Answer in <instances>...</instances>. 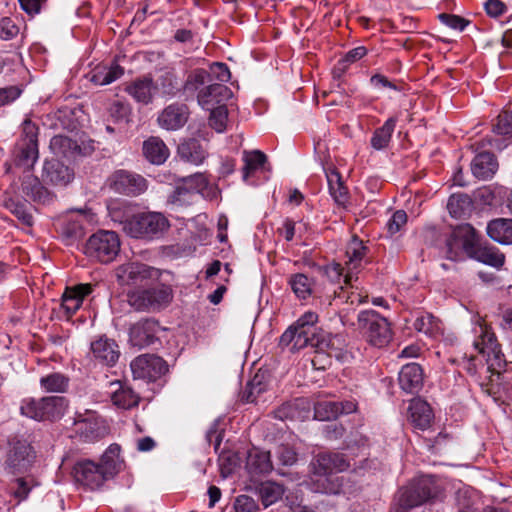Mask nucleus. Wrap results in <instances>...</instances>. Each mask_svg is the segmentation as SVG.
<instances>
[{"label": "nucleus", "instance_id": "1", "mask_svg": "<svg viewBox=\"0 0 512 512\" xmlns=\"http://www.w3.org/2000/svg\"><path fill=\"white\" fill-rule=\"evenodd\" d=\"M348 467L344 454L336 450H320L310 463V489L316 493H346L344 477L338 473Z\"/></svg>", "mask_w": 512, "mask_h": 512}, {"label": "nucleus", "instance_id": "2", "mask_svg": "<svg viewBox=\"0 0 512 512\" xmlns=\"http://www.w3.org/2000/svg\"><path fill=\"white\" fill-rule=\"evenodd\" d=\"M318 315L306 312L280 337L279 345L282 348L290 347L291 352L299 351L307 346L315 347L321 351L328 350L333 345V339L316 327Z\"/></svg>", "mask_w": 512, "mask_h": 512}, {"label": "nucleus", "instance_id": "3", "mask_svg": "<svg viewBox=\"0 0 512 512\" xmlns=\"http://www.w3.org/2000/svg\"><path fill=\"white\" fill-rule=\"evenodd\" d=\"M442 489L433 476H420L399 491L398 505L395 512H407L438 499Z\"/></svg>", "mask_w": 512, "mask_h": 512}, {"label": "nucleus", "instance_id": "4", "mask_svg": "<svg viewBox=\"0 0 512 512\" xmlns=\"http://www.w3.org/2000/svg\"><path fill=\"white\" fill-rule=\"evenodd\" d=\"M123 231L136 239L158 238L168 230V219L159 212H144L133 215L121 222Z\"/></svg>", "mask_w": 512, "mask_h": 512}, {"label": "nucleus", "instance_id": "5", "mask_svg": "<svg viewBox=\"0 0 512 512\" xmlns=\"http://www.w3.org/2000/svg\"><path fill=\"white\" fill-rule=\"evenodd\" d=\"M37 137V126L30 120H25L22 124V136L13 152V164L23 168L24 172L31 171L39 158Z\"/></svg>", "mask_w": 512, "mask_h": 512}, {"label": "nucleus", "instance_id": "6", "mask_svg": "<svg viewBox=\"0 0 512 512\" xmlns=\"http://www.w3.org/2000/svg\"><path fill=\"white\" fill-rule=\"evenodd\" d=\"M120 251V239L116 232L99 230L86 241L84 253L90 259L102 264L115 260Z\"/></svg>", "mask_w": 512, "mask_h": 512}, {"label": "nucleus", "instance_id": "7", "mask_svg": "<svg viewBox=\"0 0 512 512\" xmlns=\"http://www.w3.org/2000/svg\"><path fill=\"white\" fill-rule=\"evenodd\" d=\"M128 303L137 311H159L172 301V290L166 285L135 289L127 295Z\"/></svg>", "mask_w": 512, "mask_h": 512}, {"label": "nucleus", "instance_id": "8", "mask_svg": "<svg viewBox=\"0 0 512 512\" xmlns=\"http://www.w3.org/2000/svg\"><path fill=\"white\" fill-rule=\"evenodd\" d=\"M358 328L366 336L367 341L376 347L387 345L392 332L387 319L374 310H364L357 317Z\"/></svg>", "mask_w": 512, "mask_h": 512}, {"label": "nucleus", "instance_id": "9", "mask_svg": "<svg viewBox=\"0 0 512 512\" xmlns=\"http://www.w3.org/2000/svg\"><path fill=\"white\" fill-rule=\"evenodd\" d=\"M108 432L104 421L99 415L90 410L84 413H77L74 418L73 427L67 435L79 443H94L103 438Z\"/></svg>", "mask_w": 512, "mask_h": 512}, {"label": "nucleus", "instance_id": "10", "mask_svg": "<svg viewBox=\"0 0 512 512\" xmlns=\"http://www.w3.org/2000/svg\"><path fill=\"white\" fill-rule=\"evenodd\" d=\"M65 408L64 397L49 396L41 399H24L20 410L23 415L35 420H55L63 415Z\"/></svg>", "mask_w": 512, "mask_h": 512}, {"label": "nucleus", "instance_id": "11", "mask_svg": "<svg viewBox=\"0 0 512 512\" xmlns=\"http://www.w3.org/2000/svg\"><path fill=\"white\" fill-rule=\"evenodd\" d=\"M10 189L16 197L35 203L49 204L55 198L54 193L46 188L41 180L33 175L31 171L24 172L19 181L11 184Z\"/></svg>", "mask_w": 512, "mask_h": 512}, {"label": "nucleus", "instance_id": "12", "mask_svg": "<svg viewBox=\"0 0 512 512\" xmlns=\"http://www.w3.org/2000/svg\"><path fill=\"white\" fill-rule=\"evenodd\" d=\"M109 187L116 193L138 196L147 190V180L134 172L117 170L108 179Z\"/></svg>", "mask_w": 512, "mask_h": 512}, {"label": "nucleus", "instance_id": "13", "mask_svg": "<svg viewBox=\"0 0 512 512\" xmlns=\"http://www.w3.org/2000/svg\"><path fill=\"white\" fill-rule=\"evenodd\" d=\"M131 371L135 379L155 381L168 371V365L161 357L144 354L131 362Z\"/></svg>", "mask_w": 512, "mask_h": 512}, {"label": "nucleus", "instance_id": "14", "mask_svg": "<svg viewBox=\"0 0 512 512\" xmlns=\"http://www.w3.org/2000/svg\"><path fill=\"white\" fill-rule=\"evenodd\" d=\"M161 327L157 320L145 318L134 323L129 329V342L139 349L152 345L158 340Z\"/></svg>", "mask_w": 512, "mask_h": 512}, {"label": "nucleus", "instance_id": "15", "mask_svg": "<svg viewBox=\"0 0 512 512\" xmlns=\"http://www.w3.org/2000/svg\"><path fill=\"white\" fill-rule=\"evenodd\" d=\"M189 117V107L184 103L174 102L159 112L157 124L164 130L177 131L185 126Z\"/></svg>", "mask_w": 512, "mask_h": 512}, {"label": "nucleus", "instance_id": "16", "mask_svg": "<svg viewBox=\"0 0 512 512\" xmlns=\"http://www.w3.org/2000/svg\"><path fill=\"white\" fill-rule=\"evenodd\" d=\"M368 248L357 236H353L346 247V274L344 284L351 285L355 275L365 262Z\"/></svg>", "mask_w": 512, "mask_h": 512}, {"label": "nucleus", "instance_id": "17", "mask_svg": "<svg viewBox=\"0 0 512 512\" xmlns=\"http://www.w3.org/2000/svg\"><path fill=\"white\" fill-rule=\"evenodd\" d=\"M75 481L84 487L95 490L105 482L99 465L92 460H82L75 464L73 469Z\"/></svg>", "mask_w": 512, "mask_h": 512}, {"label": "nucleus", "instance_id": "18", "mask_svg": "<svg viewBox=\"0 0 512 512\" xmlns=\"http://www.w3.org/2000/svg\"><path fill=\"white\" fill-rule=\"evenodd\" d=\"M152 269L146 264L128 262L115 269V277L120 285H137L151 277Z\"/></svg>", "mask_w": 512, "mask_h": 512}, {"label": "nucleus", "instance_id": "19", "mask_svg": "<svg viewBox=\"0 0 512 512\" xmlns=\"http://www.w3.org/2000/svg\"><path fill=\"white\" fill-rule=\"evenodd\" d=\"M74 177L73 171L57 159L45 160L42 168V182L52 186H66Z\"/></svg>", "mask_w": 512, "mask_h": 512}, {"label": "nucleus", "instance_id": "20", "mask_svg": "<svg viewBox=\"0 0 512 512\" xmlns=\"http://www.w3.org/2000/svg\"><path fill=\"white\" fill-rule=\"evenodd\" d=\"M177 154L182 161L198 166L207 159L209 152L205 143L190 138L178 145Z\"/></svg>", "mask_w": 512, "mask_h": 512}, {"label": "nucleus", "instance_id": "21", "mask_svg": "<svg viewBox=\"0 0 512 512\" xmlns=\"http://www.w3.org/2000/svg\"><path fill=\"white\" fill-rule=\"evenodd\" d=\"M407 411L408 420L414 428L426 430L430 427L434 414L426 401L420 398L411 399Z\"/></svg>", "mask_w": 512, "mask_h": 512}, {"label": "nucleus", "instance_id": "22", "mask_svg": "<svg viewBox=\"0 0 512 512\" xmlns=\"http://www.w3.org/2000/svg\"><path fill=\"white\" fill-rule=\"evenodd\" d=\"M474 347L481 354H486L488 357L493 355L497 357L500 353L499 345L496 340L495 334L483 322L478 321L474 327Z\"/></svg>", "mask_w": 512, "mask_h": 512}, {"label": "nucleus", "instance_id": "23", "mask_svg": "<svg viewBox=\"0 0 512 512\" xmlns=\"http://www.w3.org/2000/svg\"><path fill=\"white\" fill-rule=\"evenodd\" d=\"M93 290L91 284H78L67 288L62 296L61 309L67 318L73 316L81 307L83 299Z\"/></svg>", "mask_w": 512, "mask_h": 512}, {"label": "nucleus", "instance_id": "24", "mask_svg": "<svg viewBox=\"0 0 512 512\" xmlns=\"http://www.w3.org/2000/svg\"><path fill=\"white\" fill-rule=\"evenodd\" d=\"M125 91L136 102L144 105L152 103L156 96L154 80L150 76L136 78L126 86Z\"/></svg>", "mask_w": 512, "mask_h": 512}, {"label": "nucleus", "instance_id": "25", "mask_svg": "<svg viewBox=\"0 0 512 512\" xmlns=\"http://www.w3.org/2000/svg\"><path fill=\"white\" fill-rule=\"evenodd\" d=\"M398 380L403 391L418 393L423 386V370L417 363L406 364L400 370Z\"/></svg>", "mask_w": 512, "mask_h": 512}, {"label": "nucleus", "instance_id": "26", "mask_svg": "<svg viewBox=\"0 0 512 512\" xmlns=\"http://www.w3.org/2000/svg\"><path fill=\"white\" fill-rule=\"evenodd\" d=\"M93 356L108 366L114 365L120 356L117 343L109 338L100 337L91 343Z\"/></svg>", "mask_w": 512, "mask_h": 512}, {"label": "nucleus", "instance_id": "27", "mask_svg": "<svg viewBox=\"0 0 512 512\" xmlns=\"http://www.w3.org/2000/svg\"><path fill=\"white\" fill-rule=\"evenodd\" d=\"M230 95L231 91L227 86L215 83L202 88L197 95V100L202 108L210 110Z\"/></svg>", "mask_w": 512, "mask_h": 512}, {"label": "nucleus", "instance_id": "28", "mask_svg": "<svg viewBox=\"0 0 512 512\" xmlns=\"http://www.w3.org/2000/svg\"><path fill=\"white\" fill-rule=\"evenodd\" d=\"M36 459L34 450H9L5 468L13 474L27 472Z\"/></svg>", "mask_w": 512, "mask_h": 512}, {"label": "nucleus", "instance_id": "29", "mask_svg": "<svg viewBox=\"0 0 512 512\" xmlns=\"http://www.w3.org/2000/svg\"><path fill=\"white\" fill-rule=\"evenodd\" d=\"M246 459L245 468L251 475L266 473L272 469L268 450H242Z\"/></svg>", "mask_w": 512, "mask_h": 512}, {"label": "nucleus", "instance_id": "30", "mask_svg": "<svg viewBox=\"0 0 512 512\" xmlns=\"http://www.w3.org/2000/svg\"><path fill=\"white\" fill-rule=\"evenodd\" d=\"M498 164L494 155L490 152H482L476 155L471 163V171L473 175L481 180L491 178L496 170Z\"/></svg>", "mask_w": 512, "mask_h": 512}, {"label": "nucleus", "instance_id": "31", "mask_svg": "<svg viewBox=\"0 0 512 512\" xmlns=\"http://www.w3.org/2000/svg\"><path fill=\"white\" fill-rule=\"evenodd\" d=\"M487 234L500 244H512V219L498 218L490 221Z\"/></svg>", "mask_w": 512, "mask_h": 512}, {"label": "nucleus", "instance_id": "32", "mask_svg": "<svg viewBox=\"0 0 512 512\" xmlns=\"http://www.w3.org/2000/svg\"><path fill=\"white\" fill-rule=\"evenodd\" d=\"M143 154L152 164H163L169 156V149L158 137H150L143 143Z\"/></svg>", "mask_w": 512, "mask_h": 512}, {"label": "nucleus", "instance_id": "33", "mask_svg": "<svg viewBox=\"0 0 512 512\" xmlns=\"http://www.w3.org/2000/svg\"><path fill=\"white\" fill-rule=\"evenodd\" d=\"M244 456L242 450H221L218 456L220 473L223 478H227L241 467Z\"/></svg>", "mask_w": 512, "mask_h": 512}, {"label": "nucleus", "instance_id": "34", "mask_svg": "<svg viewBox=\"0 0 512 512\" xmlns=\"http://www.w3.org/2000/svg\"><path fill=\"white\" fill-rule=\"evenodd\" d=\"M273 413L274 417L282 422L285 420L303 421L309 417L310 410L304 407L303 401H297L295 403L283 404Z\"/></svg>", "mask_w": 512, "mask_h": 512}, {"label": "nucleus", "instance_id": "35", "mask_svg": "<svg viewBox=\"0 0 512 512\" xmlns=\"http://www.w3.org/2000/svg\"><path fill=\"white\" fill-rule=\"evenodd\" d=\"M155 93L161 97L171 99L180 91L179 83L175 73L166 71L154 81Z\"/></svg>", "mask_w": 512, "mask_h": 512}, {"label": "nucleus", "instance_id": "36", "mask_svg": "<svg viewBox=\"0 0 512 512\" xmlns=\"http://www.w3.org/2000/svg\"><path fill=\"white\" fill-rule=\"evenodd\" d=\"M118 452L119 450H105L100 462L97 463L105 481L114 477L123 468L124 462Z\"/></svg>", "mask_w": 512, "mask_h": 512}, {"label": "nucleus", "instance_id": "37", "mask_svg": "<svg viewBox=\"0 0 512 512\" xmlns=\"http://www.w3.org/2000/svg\"><path fill=\"white\" fill-rule=\"evenodd\" d=\"M123 74L124 69L116 63L111 66H98L93 70L90 81L100 86L108 85L119 79Z\"/></svg>", "mask_w": 512, "mask_h": 512}, {"label": "nucleus", "instance_id": "38", "mask_svg": "<svg viewBox=\"0 0 512 512\" xmlns=\"http://www.w3.org/2000/svg\"><path fill=\"white\" fill-rule=\"evenodd\" d=\"M116 389L111 392V400L114 405L130 409L138 404L139 397L129 387H124L119 382L111 383Z\"/></svg>", "mask_w": 512, "mask_h": 512}, {"label": "nucleus", "instance_id": "39", "mask_svg": "<svg viewBox=\"0 0 512 512\" xmlns=\"http://www.w3.org/2000/svg\"><path fill=\"white\" fill-rule=\"evenodd\" d=\"M330 195L338 205H344L348 200V191L344 186L341 175L335 169L326 172Z\"/></svg>", "mask_w": 512, "mask_h": 512}, {"label": "nucleus", "instance_id": "40", "mask_svg": "<svg viewBox=\"0 0 512 512\" xmlns=\"http://www.w3.org/2000/svg\"><path fill=\"white\" fill-rule=\"evenodd\" d=\"M256 490L264 507L274 504L284 494L283 486L273 481L261 482L256 487Z\"/></svg>", "mask_w": 512, "mask_h": 512}, {"label": "nucleus", "instance_id": "41", "mask_svg": "<svg viewBox=\"0 0 512 512\" xmlns=\"http://www.w3.org/2000/svg\"><path fill=\"white\" fill-rule=\"evenodd\" d=\"M49 124L55 130H68L76 129V121L74 119V112L69 107H62L48 116Z\"/></svg>", "mask_w": 512, "mask_h": 512}, {"label": "nucleus", "instance_id": "42", "mask_svg": "<svg viewBox=\"0 0 512 512\" xmlns=\"http://www.w3.org/2000/svg\"><path fill=\"white\" fill-rule=\"evenodd\" d=\"M473 207V202L467 194H453L450 196L447 208L454 218H462L468 215Z\"/></svg>", "mask_w": 512, "mask_h": 512}, {"label": "nucleus", "instance_id": "43", "mask_svg": "<svg viewBox=\"0 0 512 512\" xmlns=\"http://www.w3.org/2000/svg\"><path fill=\"white\" fill-rule=\"evenodd\" d=\"M4 206L23 224L27 226H31L33 224V216L30 213L31 205L28 203V201H21L13 197H9L5 199Z\"/></svg>", "mask_w": 512, "mask_h": 512}, {"label": "nucleus", "instance_id": "44", "mask_svg": "<svg viewBox=\"0 0 512 512\" xmlns=\"http://www.w3.org/2000/svg\"><path fill=\"white\" fill-rule=\"evenodd\" d=\"M396 119L389 118L385 123L378 129L375 130L371 138V146L375 150H382L386 148L391 140L392 134L395 130Z\"/></svg>", "mask_w": 512, "mask_h": 512}, {"label": "nucleus", "instance_id": "45", "mask_svg": "<svg viewBox=\"0 0 512 512\" xmlns=\"http://www.w3.org/2000/svg\"><path fill=\"white\" fill-rule=\"evenodd\" d=\"M266 160V155L260 150L244 151V166L242 168L243 180L246 181L252 173L264 165Z\"/></svg>", "mask_w": 512, "mask_h": 512}, {"label": "nucleus", "instance_id": "46", "mask_svg": "<svg viewBox=\"0 0 512 512\" xmlns=\"http://www.w3.org/2000/svg\"><path fill=\"white\" fill-rule=\"evenodd\" d=\"M289 285L299 299H306L312 293L313 281L303 273H296L289 277Z\"/></svg>", "mask_w": 512, "mask_h": 512}, {"label": "nucleus", "instance_id": "47", "mask_svg": "<svg viewBox=\"0 0 512 512\" xmlns=\"http://www.w3.org/2000/svg\"><path fill=\"white\" fill-rule=\"evenodd\" d=\"M455 235L461 241L463 251L471 255L477 243L475 229L470 224L459 225L455 228Z\"/></svg>", "mask_w": 512, "mask_h": 512}, {"label": "nucleus", "instance_id": "48", "mask_svg": "<svg viewBox=\"0 0 512 512\" xmlns=\"http://www.w3.org/2000/svg\"><path fill=\"white\" fill-rule=\"evenodd\" d=\"M69 379L61 373H51L40 379L41 387L47 392L62 393L68 387Z\"/></svg>", "mask_w": 512, "mask_h": 512}, {"label": "nucleus", "instance_id": "49", "mask_svg": "<svg viewBox=\"0 0 512 512\" xmlns=\"http://www.w3.org/2000/svg\"><path fill=\"white\" fill-rule=\"evenodd\" d=\"M338 401H319L314 406V418L320 421H330L339 416Z\"/></svg>", "mask_w": 512, "mask_h": 512}, {"label": "nucleus", "instance_id": "50", "mask_svg": "<svg viewBox=\"0 0 512 512\" xmlns=\"http://www.w3.org/2000/svg\"><path fill=\"white\" fill-rule=\"evenodd\" d=\"M194 192L190 190L187 186L178 185L174 191L170 194L168 201L169 203L176 205L178 207L189 206L194 202L195 199Z\"/></svg>", "mask_w": 512, "mask_h": 512}, {"label": "nucleus", "instance_id": "51", "mask_svg": "<svg viewBox=\"0 0 512 512\" xmlns=\"http://www.w3.org/2000/svg\"><path fill=\"white\" fill-rule=\"evenodd\" d=\"M477 259L486 264L496 268L501 267L505 262L504 254L500 253L495 248H484L477 251Z\"/></svg>", "mask_w": 512, "mask_h": 512}, {"label": "nucleus", "instance_id": "52", "mask_svg": "<svg viewBox=\"0 0 512 512\" xmlns=\"http://www.w3.org/2000/svg\"><path fill=\"white\" fill-rule=\"evenodd\" d=\"M210 110L209 125L217 132H223L226 128L228 117L227 108L224 105H218Z\"/></svg>", "mask_w": 512, "mask_h": 512}, {"label": "nucleus", "instance_id": "53", "mask_svg": "<svg viewBox=\"0 0 512 512\" xmlns=\"http://www.w3.org/2000/svg\"><path fill=\"white\" fill-rule=\"evenodd\" d=\"M61 233L67 240L75 241L84 235V229L79 220L69 219L63 223Z\"/></svg>", "mask_w": 512, "mask_h": 512}, {"label": "nucleus", "instance_id": "54", "mask_svg": "<svg viewBox=\"0 0 512 512\" xmlns=\"http://www.w3.org/2000/svg\"><path fill=\"white\" fill-rule=\"evenodd\" d=\"M446 256L452 261L459 260L463 251L462 243L455 235V228L445 239Z\"/></svg>", "mask_w": 512, "mask_h": 512}, {"label": "nucleus", "instance_id": "55", "mask_svg": "<svg viewBox=\"0 0 512 512\" xmlns=\"http://www.w3.org/2000/svg\"><path fill=\"white\" fill-rule=\"evenodd\" d=\"M182 181L185 186L194 192L195 196L198 193H201L208 186V180L202 173H196L194 175L187 176L183 178Z\"/></svg>", "mask_w": 512, "mask_h": 512}, {"label": "nucleus", "instance_id": "56", "mask_svg": "<svg viewBox=\"0 0 512 512\" xmlns=\"http://www.w3.org/2000/svg\"><path fill=\"white\" fill-rule=\"evenodd\" d=\"M265 390L264 385L255 376L253 380L247 383L245 390L243 391L242 399L246 402H255L257 397Z\"/></svg>", "mask_w": 512, "mask_h": 512}, {"label": "nucleus", "instance_id": "57", "mask_svg": "<svg viewBox=\"0 0 512 512\" xmlns=\"http://www.w3.org/2000/svg\"><path fill=\"white\" fill-rule=\"evenodd\" d=\"M209 77L210 74L206 70L197 69L188 76L185 87L188 90L196 91L207 82Z\"/></svg>", "mask_w": 512, "mask_h": 512}, {"label": "nucleus", "instance_id": "58", "mask_svg": "<svg viewBox=\"0 0 512 512\" xmlns=\"http://www.w3.org/2000/svg\"><path fill=\"white\" fill-rule=\"evenodd\" d=\"M438 18L446 26L458 31H463L470 23L463 17L454 14L441 13Z\"/></svg>", "mask_w": 512, "mask_h": 512}, {"label": "nucleus", "instance_id": "59", "mask_svg": "<svg viewBox=\"0 0 512 512\" xmlns=\"http://www.w3.org/2000/svg\"><path fill=\"white\" fill-rule=\"evenodd\" d=\"M235 512H257V502L248 495H239L234 502Z\"/></svg>", "mask_w": 512, "mask_h": 512}, {"label": "nucleus", "instance_id": "60", "mask_svg": "<svg viewBox=\"0 0 512 512\" xmlns=\"http://www.w3.org/2000/svg\"><path fill=\"white\" fill-rule=\"evenodd\" d=\"M367 53V50L364 46H359L354 49H351L346 53V55L339 61V69L344 71L349 64L354 63L361 58H363Z\"/></svg>", "mask_w": 512, "mask_h": 512}, {"label": "nucleus", "instance_id": "61", "mask_svg": "<svg viewBox=\"0 0 512 512\" xmlns=\"http://www.w3.org/2000/svg\"><path fill=\"white\" fill-rule=\"evenodd\" d=\"M110 116L116 122H128L131 109L128 104L122 102H115L110 107Z\"/></svg>", "mask_w": 512, "mask_h": 512}, {"label": "nucleus", "instance_id": "62", "mask_svg": "<svg viewBox=\"0 0 512 512\" xmlns=\"http://www.w3.org/2000/svg\"><path fill=\"white\" fill-rule=\"evenodd\" d=\"M19 32L18 26L11 18L5 17L0 20V38L9 40Z\"/></svg>", "mask_w": 512, "mask_h": 512}, {"label": "nucleus", "instance_id": "63", "mask_svg": "<svg viewBox=\"0 0 512 512\" xmlns=\"http://www.w3.org/2000/svg\"><path fill=\"white\" fill-rule=\"evenodd\" d=\"M344 427L336 422H331L323 426L322 434L326 440L334 441L340 439L344 435Z\"/></svg>", "mask_w": 512, "mask_h": 512}, {"label": "nucleus", "instance_id": "64", "mask_svg": "<svg viewBox=\"0 0 512 512\" xmlns=\"http://www.w3.org/2000/svg\"><path fill=\"white\" fill-rule=\"evenodd\" d=\"M406 222V212L404 210H397L396 212H394V214L387 223L388 231L391 234H395L400 231V229L406 224Z\"/></svg>", "mask_w": 512, "mask_h": 512}]
</instances>
